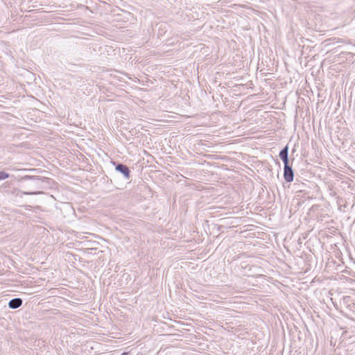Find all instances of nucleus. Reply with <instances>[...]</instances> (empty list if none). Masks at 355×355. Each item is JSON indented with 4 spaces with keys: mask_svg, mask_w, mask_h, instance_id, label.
Here are the masks:
<instances>
[{
    "mask_svg": "<svg viewBox=\"0 0 355 355\" xmlns=\"http://www.w3.org/2000/svg\"><path fill=\"white\" fill-rule=\"evenodd\" d=\"M22 179L24 180H30L31 182L27 185L28 191H20L21 193L26 196L43 193L42 191H40L38 190L44 189V183L47 182L46 178L26 175L23 177Z\"/></svg>",
    "mask_w": 355,
    "mask_h": 355,
    "instance_id": "nucleus-1",
    "label": "nucleus"
},
{
    "mask_svg": "<svg viewBox=\"0 0 355 355\" xmlns=\"http://www.w3.org/2000/svg\"><path fill=\"white\" fill-rule=\"evenodd\" d=\"M294 173L291 166L284 167V178L286 182H291L293 180Z\"/></svg>",
    "mask_w": 355,
    "mask_h": 355,
    "instance_id": "nucleus-2",
    "label": "nucleus"
},
{
    "mask_svg": "<svg viewBox=\"0 0 355 355\" xmlns=\"http://www.w3.org/2000/svg\"><path fill=\"white\" fill-rule=\"evenodd\" d=\"M116 171L121 173L123 176L128 179L130 178V171L129 168L123 164H118L115 168Z\"/></svg>",
    "mask_w": 355,
    "mask_h": 355,
    "instance_id": "nucleus-3",
    "label": "nucleus"
},
{
    "mask_svg": "<svg viewBox=\"0 0 355 355\" xmlns=\"http://www.w3.org/2000/svg\"><path fill=\"white\" fill-rule=\"evenodd\" d=\"M22 300L19 297L13 298L8 302V306L10 309H15L20 307L22 304Z\"/></svg>",
    "mask_w": 355,
    "mask_h": 355,
    "instance_id": "nucleus-4",
    "label": "nucleus"
},
{
    "mask_svg": "<svg viewBox=\"0 0 355 355\" xmlns=\"http://www.w3.org/2000/svg\"><path fill=\"white\" fill-rule=\"evenodd\" d=\"M288 156V146L286 145L284 148H283L279 154V157L280 159L284 158Z\"/></svg>",
    "mask_w": 355,
    "mask_h": 355,
    "instance_id": "nucleus-5",
    "label": "nucleus"
},
{
    "mask_svg": "<svg viewBox=\"0 0 355 355\" xmlns=\"http://www.w3.org/2000/svg\"><path fill=\"white\" fill-rule=\"evenodd\" d=\"M9 178V174L5 171H0V180Z\"/></svg>",
    "mask_w": 355,
    "mask_h": 355,
    "instance_id": "nucleus-6",
    "label": "nucleus"
},
{
    "mask_svg": "<svg viewBox=\"0 0 355 355\" xmlns=\"http://www.w3.org/2000/svg\"><path fill=\"white\" fill-rule=\"evenodd\" d=\"M281 159L282 160V162H283V163H284V167L291 166V165L289 164L288 156V157H284V158H282V159Z\"/></svg>",
    "mask_w": 355,
    "mask_h": 355,
    "instance_id": "nucleus-7",
    "label": "nucleus"
}]
</instances>
